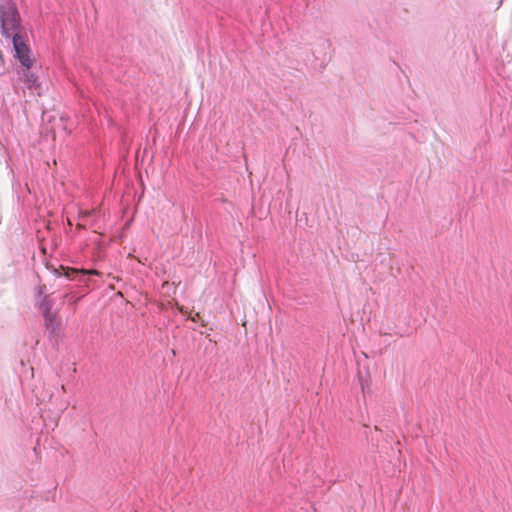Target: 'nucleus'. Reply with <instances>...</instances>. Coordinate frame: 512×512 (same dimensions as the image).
Returning a JSON list of instances; mask_svg holds the SVG:
<instances>
[{
    "mask_svg": "<svg viewBox=\"0 0 512 512\" xmlns=\"http://www.w3.org/2000/svg\"><path fill=\"white\" fill-rule=\"evenodd\" d=\"M1 32L6 38L18 35L20 32V15L12 0H0Z\"/></svg>",
    "mask_w": 512,
    "mask_h": 512,
    "instance_id": "1",
    "label": "nucleus"
},
{
    "mask_svg": "<svg viewBox=\"0 0 512 512\" xmlns=\"http://www.w3.org/2000/svg\"><path fill=\"white\" fill-rule=\"evenodd\" d=\"M11 38L13 41L16 57L19 59L23 67L31 68L34 61L30 57V49L28 45L24 42L20 34L15 35Z\"/></svg>",
    "mask_w": 512,
    "mask_h": 512,
    "instance_id": "2",
    "label": "nucleus"
},
{
    "mask_svg": "<svg viewBox=\"0 0 512 512\" xmlns=\"http://www.w3.org/2000/svg\"><path fill=\"white\" fill-rule=\"evenodd\" d=\"M20 79L28 90L40 95V83L38 81V77L30 71V68L23 67L20 72Z\"/></svg>",
    "mask_w": 512,
    "mask_h": 512,
    "instance_id": "3",
    "label": "nucleus"
},
{
    "mask_svg": "<svg viewBox=\"0 0 512 512\" xmlns=\"http://www.w3.org/2000/svg\"><path fill=\"white\" fill-rule=\"evenodd\" d=\"M61 269L64 271V276L67 278H73L75 274H85V275H99V272L97 270L91 269V270H85V269H75V268H69V267H63L61 266Z\"/></svg>",
    "mask_w": 512,
    "mask_h": 512,
    "instance_id": "4",
    "label": "nucleus"
},
{
    "mask_svg": "<svg viewBox=\"0 0 512 512\" xmlns=\"http://www.w3.org/2000/svg\"><path fill=\"white\" fill-rule=\"evenodd\" d=\"M200 314L197 312L195 313L194 315H190L189 318L192 320V321H197V319L199 318Z\"/></svg>",
    "mask_w": 512,
    "mask_h": 512,
    "instance_id": "5",
    "label": "nucleus"
},
{
    "mask_svg": "<svg viewBox=\"0 0 512 512\" xmlns=\"http://www.w3.org/2000/svg\"><path fill=\"white\" fill-rule=\"evenodd\" d=\"M89 214H90V212H89V211L80 212V214H79V218L87 217Z\"/></svg>",
    "mask_w": 512,
    "mask_h": 512,
    "instance_id": "6",
    "label": "nucleus"
},
{
    "mask_svg": "<svg viewBox=\"0 0 512 512\" xmlns=\"http://www.w3.org/2000/svg\"><path fill=\"white\" fill-rule=\"evenodd\" d=\"M83 228H84V225H83V224H81V223H78V224H77V229H83Z\"/></svg>",
    "mask_w": 512,
    "mask_h": 512,
    "instance_id": "7",
    "label": "nucleus"
},
{
    "mask_svg": "<svg viewBox=\"0 0 512 512\" xmlns=\"http://www.w3.org/2000/svg\"><path fill=\"white\" fill-rule=\"evenodd\" d=\"M179 310H180L181 313H185L186 312L183 307H179Z\"/></svg>",
    "mask_w": 512,
    "mask_h": 512,
    "instance_id": "8",
    "label": "nucleus"
},
{
    "mask_svg": "<svg viewBox=\"0 0 512 512\" xmlns=\"http://www.w3.org/2000/svg\"><path fill=\"white\" fill-rule=\"evenodd\" d=\"M167 285H168V282H164L162 286L165 287Z\"/></svg>",
    "mask_w": 512,
    "mask_h": 512,
    "instance_id": "9",
    "label": "nucleus"
}]
</instances>
